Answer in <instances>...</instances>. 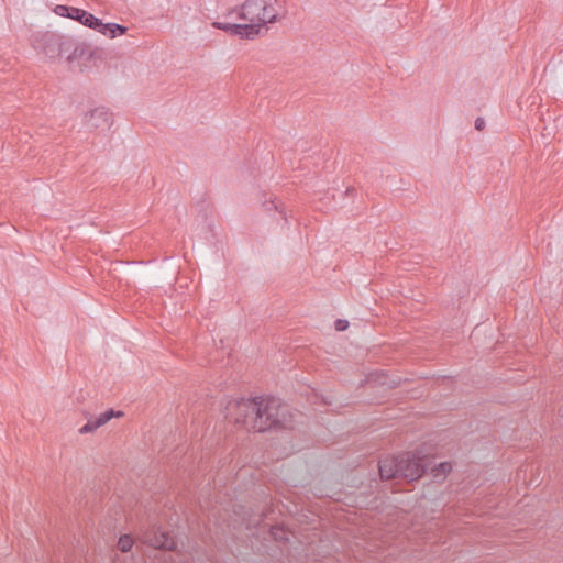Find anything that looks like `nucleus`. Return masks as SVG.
<instances>
[{
    "label": "nucleus",
    "mask_w": 563,
    "mask_h": 563,
    "mask_svg": "<svg viewBox=\"0 0 563 563\" xmlns=\"http://www.w3.org/2000/svg\"><path fill=\"white\" fill-rule=\"evenodd\" d=\"M235 408V423L256 432L287 429L292 423L287 406L275 397L241 398Z\"/></svg>",
    "instance_id": "obj_1"
},
{
    "label": "nucleus",
    "mask_w": 563,
    "mask_h": 563,
    "mask_svg": "<svg viewBox=\"0 0 563 563\" xmlns=\"http://www.w3.org/2000/svg\"><path fill=\"white\" fill-rule=\"evenodd\" d=\"M236 13L244 24H258L260 31L267 23H275L286 18L287 10L282 0H245L228 11L225 16Z\"/></svg>",
    "instance_id": "obj_2"
},
{
    "label": "nucleus",
    "mask_w": 563,
    "mask_h": 563,
    "mask_svg": "<svg viewBox=\"0 0 563 563\" xmlns=\"http://www.w3.org/2000/svg\"><path fill=\"white\" fill-rule=\"evenodd\" d=\"M33 47L49 58L66 55L74 46V40L55 32H45L32 36Z\"/></svg>",
    "instance_id": "obj_3"
},
{
    "label": "nucleus",
    "mask_w": 563,
    "mask_h": 563,
    "mask_svg": "<svg viewBox=\"0 0 563 563\" xmlns=\"http://www.w3.org/2000/svg\"><path fill=\"white\" fill-rule=\"evenodd\" d=\"M399 478H405L408 482L419 479L427 470L423 459L406 452L399 454Z\"/></svg>",
    "instance_id": "obj_4"
},
{
    "label": "nucleus",
    "mask_w": 563,
    "mask_h": 563,
    "mask_svg": "<svg viewBox=\"0 0 563 563\" xmlns=\"http://www.w3.org/2000/svg\"><path fill=\"white\" fill-rule=\"evenodd\" d=\"M54 12L57 15L78 21L82 25L92 30H95L96 26L99 25V18L95 16L92 13L84 9L58 4L55 7Z\"/></svg>",
    "instance_id": "obj_5"
},
{
    "label": "nucleus",
    "mask_w": 563,
    "mask_h": 563,
    "mask_svg": "<svg viewBox=\"0 0 563 563\" xmlns=\"http://www.w3.org/2000/svg\"><path fill=\"white\" fill-rule=\"evenodd\" d=\"M212 26L230 35H236L240 38L253 40L260 34L258 24L213 22Z\"/></svg>",
    "instance_id": "obj_6"
},
{
    "label": "nucleus",
    "mask_w": 563,
    "mask_h": 563,
    "mask_svg": "<svg viewBox=\"0 0 563 563\" xmlns=\"http://www.w3.org/2000/svg\"><path fill=\"white\" fill-rule=\"evenodd\" d=\"M113 124L112 113L104 107L93 109L87 118V125L100 132L107 131Z\"/></svg>",
    "instance_id": "obj_7"
},
{
    "label": "nucleus",
    "mask_w": 563,
    "mask_h": 563,
    "mask_svg": "<svg viewBox=\"0 0 563 563\" xmlns=\"http://www.w3.org/2000/svg\"><path fill=\"white\" fill-rule=\"evenodd\" d=\"M399 455L388 456L379 461L378 470L382 479L399 478Z\"/></svg>",
    "instance_id": "obj_8"
},
{
    "label": "nucleus",
    "mask_w": 563,
    "mask_h": 563,
    "mask_svg": "<svg viewBox=\"0 0 563 563\" xmlns=\"http://www.w3.org/2000/svg\"><path fill=\"white\" fill-rule=\"evenodd\" d=\"M95 31L108 36L109 38H114L125 34L128 27L117 23H103L102 20L99 19V25L96 26Z\"/></svg>",
    "instance_id": "obj_9"
},
{
    "label": "nucleus",
    "mask_w": 563,
    "mask_h": 563,
    "mask_svg": "<svg viewBox=\"0 0 563 563\" xmlns=\"http://www.w3.org/2000/svg\"><path fill=\"white\" fill-rule=\"evenodd\" d=\"M153 545L162 550L174 551L176 549L174 538L166 531H159L154 534Z\"/></svg>",
    "instance_id": "obj_10"
},
{
    "label": "nucleus",
    "mask_w": 563,
    "mask_h": 563,
    "mask_svg": "<svg viewBox=\"0 0 563 563\" xmlns=\"http://www.w3.org/2000/svg\"><path fill=\"white\" fill-rule=\"evenodd\" d=\"M85 55H89V56L91 55V51H90L89 46H87L84 43H78L74 40V46L67 53V60L74 62V60H77V59L84 57Z\"/></svg>",
    "instance_id": "obj_11"
},
{
    "label": "nucleus",
    "mask_w": 563,
    "mask_h": 563,
    "mask_svg": "<svg viewBox=\"0 0 563 563\" xmlns=\"http://www.w3.org/2000/svg\"><path fill=\"white\" fill-rule=\"evenodd\" d=\"M288 531L283 526H272L269 529L271 537L280 543H287L289 541Z\"/></svg>",
    "instance_id": "obj_12"
},
{
    "label": "nucleus",
    "mask_w": 563,
    "mask_h": 563,
    "mask_svg": "<svg viewBox=\"0 0 563 563\" xmlns=\"http://www.w3.org/2000/svg\"><path fill=\"white\" fill-rule=\"evenodd\" d=\"M124 413L122 411H115L113 409H108L103 413H101L98 418H96V424L97 426H103L108 421H110L112 418H119L122 417Z\"/></svg>",
    "instance_id": "obj_13"
},
{
    "label": "nucleus",
    "mask_w": 563,
    "mask_h": 563,
    "mask_svg": "<svg viewBox=\"0 0 563 563\" xmlns=\"http://www.w3.org/2000/svg\"><path fill=\"white\" fill-rule=\"evenodd\" d=\"M124 413L122 411H115L113 409H108L103 413H101L98 418H96V424L97 426H103L108 421H110L112 418H119L122 417Z\"/></svg>",
    "instance_id": "obj_14"
},
{
    "label": "nucleus",
    "mask_w": 563,
    "mask_h": 563,
    "mask_svg": "<svg viewBox=\"0 0 563 563\" xmlns=\"http://www.w3.org/2000/svg\"><path fill=\"white\" fill-rule=\"evenodd\" d=\"M263 207L267 212L273 210L278 211L287 222V212L283 203H278L275 200H267L263 202Z\"/></svg>",
    "instance_id": "obj_15"
},
{
    "label": "nucleus",
    "mask_w": 563,
    "mask_h": 563,
    "mask_svg": "<svg viewBox=\"0 0 563 563\" xmlns=\"http://www.w3.org/2000/svg\"><path fill=\"white\" fill-rule=\"evenodd\" d=\"M132 547H133L132 537H130L128 534L120 537V539L118 541V549L121 552H129L132 549Z\"/></svg>",
    "instance_id": "obj_16"
},
{
    "label": "nucleus",
    "mask_w": 563,
    "mask_h": 563,
    "mask_svg": "<svg viewBox=\"0 0 563 563\" xmlns=\"http://www.w3.org/2000/svg\"><path fill=\"white\" fill-rule=\"evenodd\" d=\"M100 426L96 424V419H89L86 424L79 429V433L86 434L96 431Z\"/></svg>",
    "instance_id": "obj_17"
},
{
    "label": "nucleus",
    "mask_w": 563,
    "mask_h": 563,
    "mask_svg": "<svg viewBox=\"0 0 563 563\" xmlns=\"http://www.w3.org/2000/svg\"><path fill=\"white\" fill-rule=\"evenodd\" d=\"M334 324L335 330L340 332L345 331L349 328V321L344 319H338Z\"/></svg>",
    "instance_id": "obj_18"
},
{
    "label": "nucleus",
    "mask_w": 563,
    "mask_h": 563,
    "mask_svg": "<svg viewBox=\"0 0 563 563\" xmlns=\"http://www.w3.org/2000/svg\"><path fill=\"white\" fill-rule=\"evenodd\" d=\"M485 126V120L481 117H478L476 120H475V129L478 130V131H482Z\"/></svg>",
    "instance_id": "obj_19"
},
{
    "label": "nucleus",
    "mask_w": 563,
    "mask_h": 563,
    "mask_svg": "<svg viewBox=\"0 0 563 563\" xmlns=\"http://www.w3.org/2000/svg\"><path fill=\"white\" fill-rule=\"evenodd\" d=\"M440 468H441V471H442L444 474H446V473L451 472V470H452V465H451V463H449V462H442V463L440 464Z\"/></svg>",
    "instance_id": "obj_20"
},
{
    "label": "nucleus",
    "mask_w": 563,
    "mask_h": 563,
    "mask_svg": "<svg viewBox=\"0 0 563 563\" xmlns=\"http://www.w3.org/2000/svg\"><path fill=\"white\" fill-rule=\"evenodd\" d=\"M356 194V189L353 187H349L345 190V195L353 197Z\"/></svg>",
    "instance_id": "obj_21"
}]
</instances>
